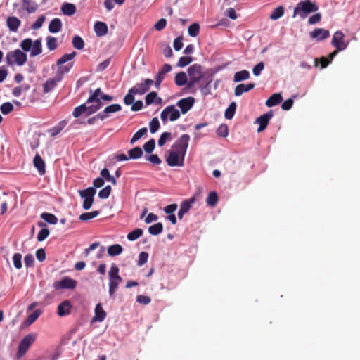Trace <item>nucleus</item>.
<instances>
[{"label": "nucleus", "mask_w": 360, "mask_h": 360, "mask_svg": "<svg viewBox=\"0 0 360 360\" xmlns=\"http://www.w3.org/2000/svg\"><path fill=\"white\" fill-rule=\"evenodd\" d=\"M41 218L51 224H56L58 222V218L51 213L43 212L41 214Z\"/></svg>", "instance_id": "obj_39"}, {"label": "nucleus", "mask_w": 360, "mask_h": 360, "mask_svg": "<svg viewBox=\"0 0 360 360\" xmlns=\"http://www.w3.org/2000/svg\"><path fill=\"white\" fill-rule=\"evenodd\" d=\"M85 112H86V115H89V106L86 103L76 107L73 110L72 115L75 117H78Z\"/></svg>", "instance_id": "obj_33"}, {"label": "nucleus", "mask_w": 360, "mask_h": 360, "mask_svg": "<svg viewBox=\"0 0 360 360\" xmlns=\"http://www.w3.org/2000/svg\"><path fill=\"white\" fill-rule=\"evenodd\" d=\"M150 131L152 134L155 133L160 128V122L158 117H153L149 123Z\"/></svg>", "instance_id": "obj_54"}, {"label": "nucleus", "mask_w": 360, "mask_h": 360, "mask_svg": "<svg viewBox=\"0 0 360 360\" xmlns=\"http://www.w3.org/2000/svg\"><path fill=\"white\" fill-rule=\"evenodd\" d=\"M33 163L40 174H44L45 173L44 161L39 154H37L34 156Z\"/></svg>", "instance_id": "obj_28"}, {"label": "nucleus", "mask_w": 360, "mask_h": 360, "mask_svg": "<svg viewBox=\"0 0 360 360\" xmlns=\"http://www.w3.org/2000/svg\"><path fill=\"white\" fill-rule=\"evenodd\" d=\"M41 311L39 310H35L32 314H30L27 319V322L28 324L33 323L40 316Z\"/></svg>", "instance_id": "obj_60"}, {"label": "nucleus", "mask_w": 360, "mask_h": 360, "mask_svg": "<svg viewBox=\"0 0 360 360\" xmlns=\"http://www.w3.org/2000/svg\"><path fill=\"white\" fill-rule=\"evenodd\" d=\"M76 6L71 3H64L61 6L62 13L68 16H71L76 13Z\"/></svg>", "instance_id": "obj_27"}, {"label": "nucleus", "mask_w": 360, "mask_h": 360, "mask_svg": "<svg viewBox=\"0 0 360 360\" xmlns=\"http://www.w3.org/2000/svg\"><path fill=\"white\" fill-rule=\"evenodd\" d=\"M72 46H74V48H75L78 50L82 49L84 46V40L82 39V38L81 37H79L78 35H76L72 38Z\"/></svg>", "instance_id": "obj_47"}, {"label": "nucleus", "mask_w": 360, "mask_h": 360, "mask_svg": "<svg viewBox=\"0 0 360 360\" xmlns=\"http://www.w3.org/2000/svg\"><path fill=\"white\" fill-rule=\"evenodd\" d=\"M148 129L146 127H143L140 129L138 131H136L132 136L130 140V143L133 145L138 140H139L142 136L147 134Z\"/></svg>", "instance_id": "obj_42"}, {"label": "nucleus", "mask_w": 360, "mask_h": 360, "mask_svg": "<svg viewBox=\"0 0 360 360\" xmlns=\"http://www.w3.org/2000/svg\"><path fill=\"white\" fill-rule=\"evenodd\" d=\"M111 186L108 185L104 188L101 189L98 193V197L102 199H106L109 197L111 193Z\"/></svg>", "instance_id": "obj_56"}, {"label": "nucleus", "mask_w": 360, "mask_h": 360, "mask_svg": "<svg viewBox=\"0 0 360 360\" xmlns=\"http://www.w3.org/2000/svg\"><path fill=\"white\" fill-rule=\"evenodd\" d=\"M77 284L76 281L65 277L59 282L55 283L56 289H73L75 288Z\"/></svg>", "instance_id": "obj_15"}, {"label": "nucleus", "mask_w": 360, "mask_h": 360, "mask_svg": "<svg viewBox=\"0 0 360 360\" xmlns=\"http://www.w3.org/2000/svg\"><path fill=\"white\" fill-rule=\"evenodd\" d=\"M167 109L170 121H175L179 118L180 112L177 109L175 108L174 105H169L167 106Z\"/></svg>", "instance_id": "obj_40"}, {"label": "nucleus", "mask_w": 360, "mask_h": 360, "mask_svg": "<svg viewBox=\"0 0 360 360\" xmlns=\"http://www.w3.org/2000/svg\"><path fill=\"white\" fill-rule=\"evenodd\" d=\"M155 147V141L154 139H150L143 145L144 150L148 153H151Z\"/></svg>", "instance_id": "obj_53"}, {"label": "nucleus", "mask_w": 360, "mask_h": 360, "mask_svg": "<svg viewBox=\"0 0 360 360\" xmlns=\"http://www.w3.org/2000/svg\"><path fill=\"white\" fill-rule=\"evenodd\" d=\"M344 38L345 34L342 32L337 31L334 33L331 44L338 51H343L347 47L349 41H344Z\"/></svg>", "instance_id": "obj_10"}, {"label": "nucleus", "mask_w": 360, "mask_h": 360, "mask_svg": "<svg viewBox=\"0 0 360 360\" xmlns=\"http://www.w3.org/2000/svg\"><path fill=\"white\" fill-rule=\"evenodd\" d=\"M94 32L98 37L104 36L108 32V26L107 25L101 21H97L95 22L94 26Z\"/></svg>", "instance_id": "obj_23"}, {"label": "nucleus", "mask_w": 360, "mask_h": 360, "mask_svg": "<svg viewBox=\"0 0 360 360\" xmlns=\"http://www.w3.org/2000/svg\"><path fill=\"white\" fill-rule=\"evenodd\" d=\"M22 6L28 13H34L39 7L34 0H22Z\"/></svg>", "instance_id": "obj_22"}, {"label": "nucleus", "mask_w": 360, "mask_h": 360, "mask_svg": "<svg viewBox=\"0 0 360 360\" xmlns=\"http://www.w3.org/2000/svg\"><path fill=\"white\" fill-rule=\"evenodd\" d=\"M188 77L185 72H181L176 75L175 76V84L179 86H181L185 85L186 84H188Z\"/></svg>", "instance_id": "obj_32"}, {"label": "nucleus", "mask_w": 360, "mask_h": 360, "mask_svg": "<svg viewBox=\"0 0 360 360\" xmlns=\"http://www.w3.org/2000/svg\"><path fill=\"white\" fill-rule=\"evenodd\" d=\"M122 110V106L120 104H112L105 108V109L101 112L102 116H103V119H106L108 117L110 114L119 112Z\"/></svg>", "instance_id": "obj_21"}, {"label": "nucleus", "mask_w": 360, "mask_h": 360, "mask_svg": "<svg viewBox=\"0 0 360 360\" xmlns=\"http://www.w3.org/2000/svg\"><path fill=\"white\" fill-rule=\"evenodd\" d=\"M44 20H45L44 15H41V16L38 17V18L36 20V21L32 24V28L33 30L39 29L42 26Z\"/></svg>", "instance_id": "obj_64"}, {"label": "nucleus", "mask_w": 360, "mask_h": 360, "mask_svg": "<svg viewBox=\"0 0 360 360\" xmlns=\"http://www.w3.org/2000/svg\"><path fill=\"white\" fill-rule=\"evenodd\" d=\"M49 235V230L46 228L41 229L37 235L38 241L44 240Z\"/></svg>", "instance_id": "obj_61"}, {"label": "nucleus", "mask_w": 360, "mask_h": 360, "mask_svg": "<svg viewBox=\"0 0 360 360\" xmlns=\"http://www.w3.org/2000/svg\"><path fill=\"white\" fill-rule=\"evenodd\" d=\"M236 107L237 105L235 102H232L230 103L224 113V116L226 119L231 120L233 118L236 110Z\"/></svg>", "instance_id": "obj_37"}, {"label": "nucleus", "mask_w": 360, "mask_h": 360, "mask_svg": "<svg viewBox=\"0 0 360 360\" xmlns=\"http://www.w3.org/2000/svg\"><path fill=\"white\" fill-rule=\"evenodd\" d=\"M46 46L50 51H54L58 47L57 39L54 37L48 36L46 37Z\"/></svg>", "instance_id": "obj_50"}, {"label": "nucleus", "mask_w": 360, "mask_h": 360, "mask_svg": "<svg viewBox=\"0 0 360 360\" xmlns=\"http://www.w3.org/2000/svg\"><path fill=\"white\" fill-rule=\"evenodd\" d=\"M61 80L58 79V77L54 76L53 78H50L46 81L43 84V92L44 94L49 93L51 91Z\"/></svg>", "instance_id": "obj_19"}, {"label": "nucleus", "mask_w": 360, "mask_h": 360, "mask_svg": "<svg viewBox=\"0 0 360 360\" xmlns=\"http://www.w3.org/2000/svg\"><path fill=\"white\" fill-rule=\"evenodd\" d=\"M90 96L86 103L89 106L88 115H91L103 107V103L101 98V88L96 89L94 91L89 90Z\"/></svg>", "instance_id": "obj_4"}, {"label": "nucleus", "mask_w": 360, "mask_h": 360, "mask_svg": "<svg viewBox=\"0 0 360 360\" xmlns=\"http://www.w3.org/2000/svg\"><path fill=\"white\" fill-rule=\"evenodd\" d=\"M72 305L69 300L62 302L57 309V314L59 316L63 317L69 315L71 312Z\"/></svg>", "instance_id": "obj_18"}, {"label": "nucleus", "mask_w": 360, "mask_h": 360, "mask_svg": "<svg viewBox=\"0 0 360 360\" xmlns=\"http://www.w3.org/2000/svg\"><path fill=\"white\" fill-rule=\"evenodd\" d=\"M62 28V22L59 18L53 19L49 25V30L51 33H57L60 31Z\"/></svg>", "instance_id": "obj_29"}, {"label": "nucleus", "mask_w": 360, "mask_h": 360, "mask_svg": "<svg viewBox=\"0 0 360 360\" xmlns=\"http://www.w3.org/2000/svg\"><path fill=\"white\" fill-rule=\"evenodd\" d=\"M190 136L183 134L172 146L171 150L166 158L167 165L170 167L183 166L184 158L188 146Z\"/></svg>", "instance_id": "obj_1"}, {"label": "nucleus", "mask_w": 360, "mask_h": 360, "mask_svg": "<svg viewBox=\"0 0 360 360\" xmlns=\"http://www.w3.org/2000/svg\"><path fill=\"white\" fill-rule=\"evenodd\" d=\"M109 295L110 297H112L115 292L117 290V288L119 284L122 282V278H120V281L116 279H109Z\"/></svg>", "instance_id": "obj_36"}, {"label": "nucleus", "mask_w": 360, "mask_h": 360, "mask_svg": "<svg viewBox=\"0 0 360 360\" xmlns=\"http://www.w3.org/2000/svg\"><path fill=\"white\" fill-rule=\"evenodd\" d=\"M37 338V334L31 333L26 335L20 341L16 356L18 358H22L27 352L30 347L33 344Z\"/></svg>", "instance_id": "obj_8"}, {"label": "nucleus", "mask_w": 360, "mask_h": 360, "mask_svg": "<svg viewBox=\"0 0 360 360\" xmlns=\"http://www.w3.org/2000/svg\"><path fill=\"white\" fill-rule=\"evenodd\" d=\"M136 93H134L131 91V89L129 90L128 94L124 97V103L126 105H131L134 103V95H136Z\"/></svg>", "instance_id": "obj_58"}, {"label": "nucleus", "mask_w": 360, "mask_h": 360, "mask_svg": "<svg viewBox=\"0 0 360 360\" xmlns=\"http://www.w3.org/2000/svg\"><path fill=\"white\" fill-rule=\"evenodd\" d=\"M96 192V191L94 187H89L84 190L79 191L80 197L84 199L82 207L84 210H89L92 206Z\"/></svg>", "instance_id": "obj_9"}, {"label": "nucleus", "mask_w": 360, "mask_h": 360, "mask_svg": "<svg viewBox=\"0 0 360 360\" xmlns=\"http://www.w3.org/2000/svg\"><path fill=\"white\" fill-rule=\"evenodd\" d=\"M129 159H139L142 157L143 155V150L142 149L136 146L131 150H129Z\"/></svg>", "instance_id": "obj_35"}, {"label": "nucleus", "mask_w": 360, "mask_h": 360, "mask_svg": "<svg viewBox=\"0 0 360 360\" xmlns=\"http://www.w3.org/2000/svg\"><path fill=\"white\" fill-rule=\"evenodd\" d=\"M309 36L317 41H321L329 37L330 32L328 30L323 28H316L309 33Z\"/></svg>", "instance_id": "obj_16"}, {"label": "nucleus", "mask_w": 360, "mask_h": 360, "mask_svg": "<svg viewBox=\"0 0 360 360\" xmlns=\"http://www.w3.org/2000/svg\"><path fill=\"white\" fill-rule=\"evenodd\" d=\"M20 46L24 51L27 52L30 51L31 57L38 56L42 52V45L40 39L32 41L30 38H27L21 41Z\"/></svg>", "instance_id": "obj_6"}, {"label": "nucleus", "mask_w": 360, "mask_h": 360, "mask_svg": "<svg viewBox=\"0 0 360 360\" xmlns=\"http://www.w3.org/2000/svg\"><path fill=\"white\" fill-rule=\"evenodd\" d=\"M7 26L12 32H17L20 25V20L14 16L8 17L6 20Z\"/></svg>", "instance_id": "obj_26"}, {"label": "nucleus", "mask_w": 360, "mask_h": 360, "mask_svg": "<svg viewBox=\"0 0 360 360\" xmlns=\"http://www.w3.org/2000/svg\"><path fill=\"white\" fill-rule=\"evenodd\" d=\"M148 258V253L146 252H141L139 255V260L137 265L141 266L146 263Z\"/></svg>", "instance_id": "obj_62"}, {"label": "nucleus", "mask_w": 360, "mask_h": 360, "mask_svg": "<svg viewBox=\"0 0 360 360\" xmlns=\"http://www.w3.org/2000/svg\"><path fill=\"white\" fill-rule=\"evenodd\" d=\"M106 316V313L103 310L101 304L98 303L96 304L95 308V316L92 319V321H103Z\"/></svg>", "instance_id": "obj_24"}, {"label": "nucleus", "mask_w": 360, "mask_h": 360, "mask_svg": "<svg viewBox=\"0 0 360 360\" xmlns=\"http://www.w3.org/2000/svg\"><path fill=\"white\" fill-rule=\"evenodd\" d=\"M195 98L189 96L180 99L177 103L176 105L180 108L181 111L183 114H186L194 105Z\"/></svg>", "instance_id": "obj_12"}, {"label": "nucleus", "mask_w": 360, "mask_h": 360, "mask_svg": "<svg viewBox=\"0 0 360 360\" xmlns=\"http://www.w3.org/2000/svg\"><path fill=\"white\" fill-rule=\"evenodd\" d=\"M196 200L195 196L193 195L189 199L184 200L180 205V209L178 212V217L181 219L185 214H186L192 207V205Z\"/></svg>", "instance_id": "obj_13"}, {"label": "nucleus", "mask_w": 360, "mask_h": 360, "mask_svg": "<svg viewBox=\"0 0 360 360\" xmlns=\"http://www.w3.org/2000/svg\"><path fill=\"white\" fill-rule=\"evenodd\" d=\"M272 117H273L272 111H269L268 112H266L257 118L256 122L257 124H259L257 132H262L266 128V127L269 124V122Z\"/></svg>", "instance_id": "obj_14"}, {"label": "nucleus", "mask_w": 360, "mask_h": 360, "mask_svg": "<svg viewBox=\"0 0 360 360\" xmlns=\"http://www.w3.org/2000/svg\"><path fill=\"white\" fill-rule=\"evenodd\" d=\"M123 251L122 247L119 244L110 245L108 248V253L110 256H117Z\"/></svg>", "instance_id": "obj_34"}, {"label": "nucleus", "mask_w": 360, "mask_h": 360, "mask_svg": "<svg viewBox=\"0 0 360 360\" xmlns=\"http://www.w3.org/2000/svg\"><path fill=\"white\" fill-rule=\"evenodd\" d=\"M255 87L254 83H249L248 84H240L237 85L234 89V94L236 96H240L245 92H248L253 89Z\"/></svg>", "instance_id": "obj_20"}, {"label": "nucleus", "mask_w": 360, "mask_h": 360, "mask_svg": "<svg viewBox=\"0 0 360 360\" xmlns=\"http://www.w3.org/2000/svg\"><path fill=\"white\" fill-rule=\"evenodd\" d=\"M218 202V195L215 191H212L209 193L206 202L211 207H214Z\"/></svg>", "instance_id": "obj_43"}, {"label": "nucleus", "mask_w": 360, "mask_h": 360, "mask_svg": "<svg viewBox=\"0 0 360 360\" xmlns=\"http://www.w3.org/2000/svg\"><path fill=\"white\" fill-rule=\"evenodd\" d=\"M67 124L66 121H62L59 122L56 126L51 129L49 131L51 136H56L58 135L65 127Z\"/></svg>", "instance_id": "obj_38"}, {"label": "nucleus", "mask_w": 360, "mask_h": 360, "mask_svg": "<svg viewBox=\"0 0 360 360\" xmlns=\"http://www.w3.org/2000/svg\"><path fill=\"white\" fill-rule=\"evenodd\" d=\"M153 82V80L151 79H146L143 82L136 84V86L131 88V91L136 93L139 95H143L149 90Z\"/></svg>", "instance_id": "obj_11"}, {"label": "nucleus", "mask_w": 360, "mask_h": 360, "mask_svg": "<svg viewBox=\"0 0 360 360\" xmlns=\"http://www.w3.org/2000/svg\"><path fill=\"white\" fill-rule=\"evenodd\" d=\"M109 279H116L120 281L122 277L119 275V268L115 265H112L109 271Z\"/></svg>", "instance_id": "obj_48"}, {"label": "nucleus", "mask_w": 360, "mask_h": 360, "mask_svg": "<svg viewBox=\"0 0 360 360\" xmlns=\"http://www.w3.org/2000/svg\"><path fill=\"white\" fill-rule=\"evenodd\" d=\"M319 6L311 0L301 1L297 4L293 12V17L299 15L301 18H305L311 13L316 12Z\"/></svg>", "instance_id": "obj_3"}, {"label": "nucleus", "mask_w": 360, "mask_h": 360, "mask_svg": "<svg viewBox=\"0 0 360 360\" xmlns=\"http://www.w3.org/2000/svg\"><path fill=\"white\" fill-rule=\"evenodd\" d=\"M283 101V97L280 93L272 94L266 101V105L273 107L279 104Z\"/></svg>", "instance_id": "obj_25"}, {"label": "nucleus", "mask_w": 360, "mask_h": 360, "mask_svg": "<svg viewBox=\"0 0 360 360\" xmlns=\"http://www.w3.org/2000/svg\"><path fill=\"white\" fill-rule=\"evenodd\" d=\"M172 70V65L169 64H165L161 70L158 72L156 76V81L155 82V86L156 88H159L161 82L165 79V75Z\"/></svg>", "instance_id": "obj_17"}, {"label": "nucleus", "mask_w": 360, "mask_h": 360, "mask_svg": "<svg viewBox=\"0 0 360 360\" xmlns=\"http://www.w3.org/2000/svg\"><path fill=\"white\" fill-rule=\"evenodd\" d=\"M27 55L20 49L8 52L6 56V61L9 65L17 64L21 66L27 62Z\"/></svg>", "instance_id": "obj_7"}, {"label": "nucleus", "mask_w": 360, "mask_h": 360, "mask_svg": "<svg viewBox=\"0 0 360 360\" xmlns=\"http://www.w3.org/2000/svg\"><path fill=\"white\" fill-rule=\"evenodd\" d=\"M171 139V133L170 132H164L161 134L159 140H158V145L159 146L162 147L163 146L167 140H169Z\"/></svg>", "instance_id": "obj_59"}, {"label": "nucleus", "mask_w": 360, "mask_h": 360, "mask_svg": "<svg viewBox=\"0 0 360 360\" xmlns=\"http://www.w3.org/2000/svg\"><path fill=\"white\" fill-rule=\"evenodd\" d=\"M22 255L20 253H15L13 256V265L17 269L22 268Z\"/></svg>", "instance_id": "obj_57"}, {"label": "nucleus", "mask_w": 360, "mask_h": 360, "mask_svg": "<svg viewBox=\"0 0 360 360\" xmlns=\"http://www.w3.org/2000/svg\"><path fill=\"white\" fill-rule=\"evenodd\" d=\"M77 53L75 51H72L70 53L64 54L61 58H60L57 62L56 65L58 66V70L56 73V77H58V79L62 81L64 77V75L70 72L71 68L73 67V63H69L66 65H64L69 60L73 59Z\"/></svg>", "instance_id": "obj_2"}, {"label": "nucleus", "mask_w": 360, "mask_h": 360, "mask_svg": "<svg viewBox=\"0 0 360 360\" xmlns=\"http://www.w3.org/2000/svg\"><path fill=\"white\" fill-rule=\"evenodd\" d=\"M162 230L163 225L160 222L156 223L155 224H153L148 228V232L150 233V234L153 236L160 234L162 231Z\"/></svg>", "instance_id": "obj_41"}, {"label": "nucleus", "mask_w": 360, "mask_h": 360, "mask_svg": "<svg viewBox=\"0 0 360 360\" xmlns=\"http://www.w3.org/2000/svg\"><path fill=\"white\" fill-rule=\"evenodd\" d=\"M154 101L157 103H160L162 102V98L158 97V94L155 91L150 92L146 95L145 98V102L147 105L152 104Z\"/></svg>", "instance_id": "obj_31"}, {"label": "nucleus", "mask_w": 360, "mask_h": 360, "mask_svg": "<svg viewBox=\"0 0 360 360\" xmlns=\"http://www.w3.org/2000/svg\"><path fill=\"white\" fill-rule=\"evenodd\" d=\"M188 34L191 37H195L199 34L200 32V25L198 23L195 22L191 24L188 29Z\"/></svg>", "instance_id": "obj_49"}, {"label": "nucleus", "mask_w": 360, "mask_h": 360, "mask_svg": "<svg viewBox=\"0 0 360 360\" xmlns=\"http://www.w3.org/2000/svg\"><path fill=\"white\" fill-rule=\"evenodd\" d=\"M143 233V231L141 229L137 228L129 233L127 237L129 240L134 241L141 237Z\"/></svg>", "instance_id": "obj_44"}, {"label": "nucleus", "mask_w": 360, "mask_h": 360, "mask_svg": "<svg viewBox=\"0 0 360 360\" xmlns=\"http://www.w3.org/2000/svg\"><path fill=\"white\" fill-rule=\"evenodd\" d=\"M193 60V58L191 56H182L179 59L177 65L183 68L189 65Z\"/></svg>", "instance_id": "obj_52"}, {"label": "nucleus", "mask_w": 360, "mask_h": 360, "mask_svg": "<svg viewBox=\"0 0 360 360\" xmlns=\"http://www.w3.org/2000/svg\"><path fill=\"white\" fill-rule=\"evenodd\" d=\"M99 213L100 212L98 210H95L91 212H85L79 215V219L81 221H88L97 217Z\"/></svg>", "instance_id": "obj_45"}, {"label": "nucleus", "mask_w": 360, "mask_h": 360, "mask_svg": "<svg viewBox=\"0 0 360 360\" xmlns=\"http://www.w3.org/2000/svg\"><path fill=\"white\" fill-rule=\"evenodd\" d=\"M250 78V72L246 70L236 72L233 76V81L235 82H239L241 81L246 80Z\"/></svg>", "instance_id": "obj_30"}, {"label": "nucleus", "mask_w": 360, "mask_h": 360, "mask_svg": "<svg viewBox=\"0 0 360 360\" xmlns=\"http://www.w3.org/2000/svg\"><path fill=\"white\" fill-rule=\"evenodd\" d=\"M146 160L154 165H160L162 162V160L158 155L155 154L146 156Z\"/></svg>", "instance_id": "obj_63"}, {"label": "nucleus", "mask_w": 360, "mask_h": 360, "mask_svg": "<svg viewBox=\"0 0 360 360\" xmlns=\"http://www.w3.org/2000/svg\"><path fill=\"white\" fill-rule=\"evenodd\" d=\"M0 110L4 115H7L13 110V105L11 103L6 102L1 105Z\"/></svg>", "instance_id": "obj_55"}, {"label": "nucleus", "mask_w": 360, "mask_h": 360, "mask_svg": "<svg viewBox=\"0 0 360 360\" xmlns=\"http://www.w3.org/2000/svg\"><path fill=\"white\" fill-rule=\"evenodd\" d=\"M284 14V8L282 6H280L276 8L271 13L270 18L271 20H277L282 17Z\"/></svg>", "instance_id": "obj_46"}, {"label": "nucleus", "mask_w": 360, "mask_h": 360, "mask_svg": "<svg viewBox=\"0 0 360 360\" xmlns=\"http://www.w3.org/2000/svg\"><path fill=\"white\" fill-rule=\"evenodd\" d=\"M188 75L189 77L188 88H192L195 84L199 83L204 77L202 66L200 64H193L188 69Z\"/></svg>", "instance_id": "obj_5"}, {"label": "nucleus", "mask_w": 360, "mask_h": 360, "mask_svg": "<svg viewBox=\"0 0 360 360\" xmlns=\"http://www.w3.org/2000/svg\"><path fill=\"white\" fill-rule=\"evenodd\" d=\"M229 134V129L228 126L225 124H222L219 126V127L217 129V136L220 137L225 138L228 136Z\"/></svg>", "instance_id": "obj_51"}]
</instances>
